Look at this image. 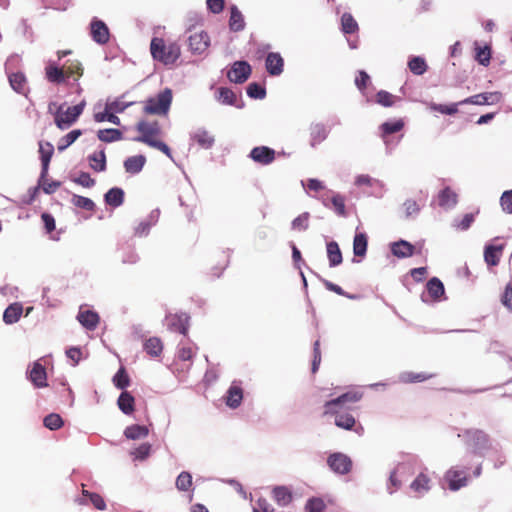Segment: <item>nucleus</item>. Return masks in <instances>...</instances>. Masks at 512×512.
<instances>
[{
	"mask_svg": "<svg viewBox=\"0 0 512 512\" xmlns=\"http://www.w3.org/2000/svg\"><path fill=\"white\" fill-rule=\"evenodd\" d=\"M361 399L358 392H347L341 396L327 401L324 405V415H334L335 425L345 430H351L356 420L353 415L347 413L346 410L351 409V404H355Z\"/></svg>",
	"mask_w": 512,
	"mask_h": 512,
	"instance_id": "nucleus-1",
	"label": "nucleus"
},
{
	"mask_svg": "<svg viewBox=\"0 0 512 512\" xmlns=\"http://www.w3.org/2000/svg\"><path fill=\"white\" fill-rule=\"evenodd\" d=\"M136 130L140 135L134 138L135 141L155 148L163 152L169 158H172L170 148L160 139L162 129L158 121L141 120L137 123Z\"/></svg>",
	"mask_w": 512,
	"mask_h": 512,
	"instance_id": "nucleus-2",
	"label": "nucleus"
},
{
	"mask_svg": "<svg viewBox=\"0 0 512 512\" xmlns=\"http://www.w3.org/2000/svg\"><path fill=\"white\" fill-rule=\"evenodd\" d=\"M85 107V102L69 106L64 109V105H57L56 103H50L48 110L54 116V122L56 126L61 129H68L74 124L79 116L82 114Z\"/></svg>",
	"mask_w": 512,
	"mask_h": 512,
	"instance_id": "nucleus-3",
	"label": "nucleus"
},
{
	"mask_svg": "<svg viewBox=\"0 0 512 512\" xmlns=\"http://www.w3.org/2000/svg\"><path fill=\"white\" fill-rule=\"evenodd\" d=\"M152 57L165 65L175 63L181 54L179 44L176 42L166 43L164 39L154 37L150 44Z\"/></svg>",
	"mask_w": 512,
	"mask_h": 512,
	"instance_id": "nucleus-4",
	"label": "nucleus"
},
{
	"mask_svg": "<svg viewBox=\"0 0 512 512\" xmlns=\"http://www.w3.org/2000/svg\"><path fill=\"white\" fill-rule=\"evenodd\" d=\"M172 99V90L165 88L144 102L143 112L148 115L166 116L170 110Z\"/></svg>",
	"mask_w": 512,
	"mask_h": 512,
	"instance_id": "nucleus-5",
	"label": "nucleus"
},
{
	"mask_svg": "<svg viewBox=\"0 0 512 512\" xmlns=\"http://www.w3.org/2000/svg\"><path fill=\"white\" fill-rule=\"evenodd\" d=\"M190 51L194 54L204 53L210 46V37L207 32L195 31L188 38Z\"/></svg>",
	"mask_w": 512,
	"mask_h": 512,
	"instance_id": "nucleus-6",
	"label": "nucleus"
},
{
	"mask_svg": "<svg viewBox=\"0 0 512 512\" xmlns=\"http://www.w3.org/2000/svg\"><path fill=\"white\" fill-rule=\"evenodd\" d=\"M327 463L329 467L338 474H347L350 472L352 468V461L351 459L342 453H333L331 454L328 459Z\"/></svg>",
	"mask_w": 512,
	"mask_h": 512,
	"instance_id": "nucleus-7",
	"label": "nucleus"
},
{
	"mask_svg": "<svg viewBox=\"0 0 512 512\" xmlns=\"http://www.w3.org/2000/svg\"><path fill=\"white\" fill-rule=\"evenodd\" d=\"M251 74V66L246 61H236L227 73V77L234 83L245 82Z\"/></svg>",
	"mask_w": 512,
	"mask_h": 512,
	"instance_id": "nucleus-8",
	"label": "nucleus"
},
{
	"mask_svg": "<svg viewBox=\"0 0 512 512\" xmlns=\"http://www.w3.org/2000/svg\"><path fill=\"white\" fill-rule=\"evenodd\" d=\"M90 34L92 39L98 44H106L110 39V32L107 25L98 19L92 20L90 24Z\"/></svg>",
	"mask_w": 512,
	"mask_h": 512,
	"instance_id": "nucleus-9",
	"label": "nucleus"
},
{
	"mask_svg": "<svg viewBox=\"0 0 512 512\" xmlns=\"http://www.w3.org/2000/svg\"><path fill=\"white\" fill-rule=\"evenodd\" d=\"M275 151L267 146L254 147L250 152V157L257 163L268 165L275 160Z\"/></svg>",
	"mask_w": 512,
	"mask_h": 512,
	"instance_id": "nucleus-10",
	"label": "nucleus"
},
{
	"mask_svg": "<svg viewBox=\"0 0 512 512\" xmlns=\"http://www.w3.org/2000/svg\"><path fill=\"white\" fill-rule=\"evenodd\" d=\"M28 378L36 388H43L48 386L46 369L39 362L33 363V366L29 371Z\"/></svg>",
	"mask_w": 512,
	"mask_h": 512,
	"instance_id": "nucleus-11",
	"label": "nucleus"
},
{
	"mask_svg": "<svg viewBox=\"0 0 512 512\" xmlns=\"http://www.w3.org/2000/svg\"><path fill=\"white\" fill-rule=\"evenodd\" d=\"M448 481L449 489L452 491L459 490L467 485L468 478L464 471L457 469H450L445 475Z\"/></svg>",
	"mask_w": 512,
	"mask_h": 512,
	"instance_id": "nucleus-12",
	"label": "nucleus"
},
{
	"mask_svg": "<svg viewBox=\"0 0 512 512\" xmlns=\"http://www.w3.org/2000/svg\"><path fill=\"white\" fill-rule=\"evenodd\" d=\"M500 99V94L497 92H485L477 95L470 96L460 104H474V105H486V104H494L498 102Z\"/></svg>",
	"mask_w": 512,
	"mask_h": 512,
	"instance_id": "nucleus-13",
	"label": "nucleus"
},
{
	"mask_svg": "<svg viewBox=\"0 0 512 512\" xmlns=\"http://www.w3.org/2000/svg\"><path fill=\"white\" fill-rule=\"evenodd\" d=\"M267 72L272 76H278L283 72L284 60L279 53L270 52L265 61Z\"/></svg>",
	"mask_w": 512,
	"mask_h": 512,
	"instance_id": "nucleus-14",
	"label": "nucleus"
},
{
	"mask_svg": "<svg viewBox=\"0 0 512 512\" xmlns=\"http://www.w3.org/2000/svg\"><path fill=\"white\" fill-rule=\"evenodd\" d=\"M168 326L170 330L186 335L188 333L189 317L186 314L171 315L168 317Z\"/></svg>",
	"mask_w": 512,
	"mask_h": 512,
	"instance_id": "nucleus-15",
	"label": "nucleus"
},
{
	"mask_svg": "<svg viewBox=\"0 0 512 512\" xmlns=\"http://www.w3.org/2000/svg\"><path fill=\"white\" fill-rule=\"evenodd\" d=\"M273 500L281 507L288 506L293 500V494L287 486H275L272 490Z\"/></svg>",
	"mask_w": 512,
	"mask_h": 512,
	"instance_id": "nucleus-16",
	"label": "nucleus"
},
{
	"mask_svg": "<svg viewBox=\"0 0 512 512\" xmlns=\"http://www.w3.org/2000/svg\"><path fill=\"white\" fill-rule=\"evenodd\" d=\"M77 319L83 327L91 331L97 328L100 321L98 313L92 310H80Z\"/></svg>",
	"mask_w": 512,
	"mask_h": 512,
	"instance_id": "nucleus-17",
	"label": "nucleus"
},
{
	"mask_svg": "<svg viewBox=\"0 0 512 512\" xmlns=\"http://www.w3.org/2000/svg\"><path fill=\"white\" fill-rule=\"evenodd\" d=\"M45 77L53 84L64 83L67 79L63 66L59 67L56 64H49L45 67Z\"/></svg>",
	"mask_w": 512,
	"mask_h": 512,
	"instance_id": "nucleus-18",
	"label": "nucleus"
},
{
	"mask_svg": "<svg viewBox=\"0 0 512 512\" xmlns=\"http://www.w3.org/2000/svg\"><path fill=\"white\" fill-rule=\"evenodd\" d=\"M54 152L53 145L49 142H40L39 143V153L42 162V172L41 177H45L48 173L49 163L52 158Z\"/></svg>",
	"mask_w": 512,
	"mask_h": 512,
	"instance_id": "nucleus-19",
	"label": "nucleus"
},
{
	"mask_svg": "<svg viewBox=\"0 0 512 512\" xmlns=\"http://www.w3.org/2000/svg\"><path fill=\"white\" fill-rule=\"evenodd\" d=\"M145 164L146 157L144 155H135L128 157L124 161V168L129 174H138L142 171Z\"/></svg>",
	"mask_w": 512,
	"mask_h": 512,
	"instance_id": "nucleus-20",
	"label": "nucleus"
},
{
	"mask_svg": "<svg viewBox=\"0 0 512 512\" xmlns=\"http://www.w3.org/2000/svg\"><path fill=\"white\" fill-rule=\"evenodd\" d=\"M414 250L415 247L405 240L394 242L391 245L392 254L398 258L411 257L414 254Z\"/></svg>",
	"mask_w": 512,
	"mask_h": 512,
	"instance_id": "nucleus-21",
	"label": "nucleus"
},
{
	"mask_svg": "<svg viewBox=\"0 0 512 512\" xmlns=\"http://www.w3.org/2000/svg\"><path fill=\"white\" fill-rule=\"evenodd\" d=\"M504 249L503 245H487L484 250V260L489 266H496Z\"/></svg>",
	"mask_w": 512,
	"mask_h": 512,
	"instance_id": "nucleus-22",
	"label": "nucleus"
},
{
	"mask_svg": "<svg viewBox=\"0 0 512 512\" xmlns=\"http://www.w3.org/2000/svg\"><path fill=\"white\" fill-rule=\"evenodd\" d=\"M63 68L65 69L67 79L73 78L75 81L82 77L84 72L81 62L77 59L67 60Z\"/></svg>",
	"mask_w": 512,
	"mask_h": 512,
	"instance_id": "nucleus-23",
	"label": "nucleus"
},
{
	"mask_svg": "<svg viewBox=\"0 0 512 512\" xmlns=\"http://www.w3.org/2000/svg\"><path fill=\"white\" fill-rule=\"evenodd\" d=\"M427 292L434 301H439L445 293L443 283L437 278H431L426 284Z\"/></svg>",
	"mask_w": 512,
	"mask_h": 512,
	"instance_id": "nucleus-24",
	"label": "nucleus"
},
{
	"mask_svg": "<svg viewBox=\"0 0 512 512\" xmlns=\"http://www.w3.org/2000/svg\"><path fill=\"white\" fill-rule=\"evenodd\" d=\"M9 83L14 91L20 94H26L28 91L27 79L21 72L11 73L9 75Z\"/></svg>",
	"mask_w": 512,
	"mask_h": 512,
	"instance_id": "nucleus-25",
	"label": "nucleus"
},
{
	"mask_svg": "<svg viewBox=\"0 0 512 512\" xmlns=\"http://www.w3.org/2000/svg\"><path fill=\"white\" fill-rule=\"evenodd\" d=\"M438 200L441 207L451 208L457 204L458 196L450 187H445L440 191Z\"/></svg>",
	"mask_w": 512,
	"mask_h": 512,
	"instance_id": "nucleus-26",
	"label": "nucleus"
},
{
	"mask_svg": "<svg viewBox=\"0 0 512 512\" xmlns=\"http://www.w3.org/2000/svg\"><path fill=\"white\" fill-rule=\"evenodd\" d=\"M119 409L126 415H130L135 410V399L127 391H123L117 401Z\"/></svg>",
	"mask_w": 512,
	"mask_h": 512,
	"instance_id": "nucleus-27",
	"label": "nucleus"
},
{
	"mask_svg": "<svg viewBox=\"0 0 512 512\" xmlns=\"http://www.w3.org/2000/svg\"><path fill=\"white\" fill-rule=\"evenodd\" d=\"M243 399L242 388L236 385H232L226 395V405L230 408H237L240 406Z\"/></svg>",
	"mask_w": 512,
	"mask_h": 512,
	"instance_id": "nucleus-28",
	"label": "nucleus"
},
{
	"mask_svg": "<svg viewBox=\"0 0 512 512\" xmlns=\"http://www.w3.org/2000/svg\"><path fill=\"white\" fill-rule=\"evenodd\" d=\"M144 351L151 357H158L162 354L163 343L158 337L147 339L143 345Z\"/></svg>",
	"mask_w": 512,
	"mask_h": 512,
	"instance_id": "nucleus-29",
	"label": "nucleus"
},
{
	"mask_svg": "<svg viewBox=\"0 0 512 512\" xmlns=\"http://www.w3.org/2000/svg\"><path fill=\"white\" fill-rule=\"evenodd\" d=\"M23 312L22 305L13 303L9 305L3 314V320L6 324H13L19 320Z\"/></svg>",
	"mask_w": 512,
	"mask_h": 512,
	"instance_id": "nucleus-30",
	"label": "nucleus"
},
{
	"mask_svg": "<svg viewBox=\"0 0 512 512\" xmlns=\"http://www.w3.org/2000/svg\"><path fill=\"white\" fill-rule=\"evenodd\" d=\"M327 256L331 267L338 266L342 263V253L339 245L335 241L327 243Z\"/></svg>",
	"mask_w": 512,
	"mask_h": 512,
	"instance_id": "nucleus-31",
	"label": "nucleus"
},
{
	"mask_svg": "<svg viewBox=\"0 0 512 512\" xmlns=\"http://www.w3.org/2000/svg\"><path fill=\"white\" fill-rule=\"evenodd\" d=\"M245 27L244 17L236 6L231 7L229 28L234 32H239Z\"/></svg>",
	"mask_w": 512,
	"mask_h": 512,
	"instance_id": "nucleus-32",
	"label": "nucleus"
},
{
	"mask_svg": "<svg viewBox=\"0 0 512 512\" xmlns=\"http://www.w3.org/2000/svg\"><path fill=\"white\" fill-rule=\"evenodd\" d=\"M88 160L90 162V167L95 172H103L106 170V154L104 150L94 152L89 155Z\"/></svg>",
	"mask_w": 512,
	"mask_h": 512,
	"instance_id": "nucleus-33",
	"label": "nucleus"
},
{
	"mask_svg": "<svg viewBox=\"0 0 512 512\" xmlns=\"http://www.w3.org/2000/svg\"><path fill=\"white\" fill-rule=\"evenodd\" d=\"M368 237L365 233H357L353 240V253L355 256L364 257L367 252Z\"/></svg>",
	"mask_w": 512,
	"mask_h": 512,
	"instance_id": "nucleus-34",
	"label": "nucleus"
},
{
	"mask_svg": "<svg viewBox=\"0 0 512 512\" xmlns=\"http://www.w3.org/2000/svg\"><path fill=\"white\" fill-rule=\"evenodd\" d=\"M404 125H405V123L402 119H398L393 122H384L380 126L382 139L384 141H386V137L388 135H391V134L401 131L404 128Z\"/></svg>",
	"mask_w": 512,
	"mask_h": 512,
	"instance_id": "nucleus-35",
	"label": "nucleus"
},
{
	"mask_svg": "<svg viewBox=\"0 0 512 512\" xmlns=\"http://www.w3.org/2000/svg\"><path fill=\"white\" fill-rule=\"evenodd\" d=\"M124 201V192L121 188H111L106 194H105V202L106 204L112 206V207H118L120 206Z\"/></svg>",
	"mask_w": 512,
	"mask_h": 512,
	"instance_id": "nucleus-36",
	"label": "nucleus"
},
{
	"mask_svg": "<svg viewBox=\"0 0 512 512\" xmlns=\"http://www.w3.org/2000/svg\"><path fill=\"white\" fill-rule=\"evenodd\" d=\"M148 433L149 430L146 426L137 424L126 427L124 431V435L126 436V438L132 440L145 438L148 435Z\"/></svg>",
	"mask_w": 512,
	"mask_h": 512,
	"instance_id": "nucleus-37",
	"label": "nucleus"
},
{
	"mask_svg": "<svg viewBox=\"0 0 512 512\" xmlns=\"http://www.w3.org/2000/svg\"><path fill=\"white\" fill-rule=\"evenodd\" d=\"M97 137L102 142L110 143L121 140L123 138V134L118 129L109 128L99 130Z\"/></svg>",
	"mask_w": 512,
	"mask_h": 512,
	"instance_id": "nucleus-38",
	"label": "nucleus"
},
{
	"mask_svg": "<svg viewBox=\"0 0 512 512\" xmlns=\"http://www.w3.org/2000/svg\"><path fill=\"white\" fill-rule=\"evenodd\" d=\"M408 68L414 75H423L428 66L423 57L413 56L408 61Z\"/></svg>",
	"mask_w": 512,
	"mask_h": 512,
	"instance_id": "nucleus-39",
	"label": "nucleus"
},
{
	"mask_svg": "<svg viewBox=\"0 0 512 512\" xmlns=\"http://www.w3.org/2000/svg\"><path fill=\"white\" fill-rule=\"evenodd\" d=\"M192 138L201 148L204 149H209L214 144V137L206 130H199Z\"/></svg>",
	"mask_w": 512,
	"mask_h": 512,
	"instance_id": "nucleus-40",
	"label": "nucleus"
},
{
	"mask_svg": "<svg viewBox=\"0 0 512 512\" xmlns=\"http://www.w3.org/2000/svg\"><path fill=\"white\" fill-rule=\"evenodd\" d=\"M341 29L345 34H353L358 31V24L350 13L345 12L341 16Z\"/></svg>",
	"mask_w": 512,
	"mask_h": 512,
	"instance_id": "nucleus-41",
	"label": "nucleus"
},
{
	"mask_svg": "<svg viewBox=\"0 0 512 512\" xmlns=\"http://www.w3.org/2000/svg\"><path fill=\"white\" fill-rule=\"evenodd\" d=\"M429 483V477L424 473H420L411 483V489L419 494H422L430 489Z\"/></svg>",
	"mask_w": 512,
	"mask_h": 512,
	"instance_id": "nucleus-42",
	"label": "nucleus"
},
{
	"mask_svg": "<svg viewBox=\"0 0 512 512\" xmlns=\"http://www.w3.org/2000/svg\"><path fill=\"white\" fill-rule=\"evenodd\" d=\"M310 137H311L310 144L312 147L323 142L327 137V133H326L324 126L319 125V124L312 126L310 128Z\"/></svg>",
	"mask_w": 512,
	"mask_h": 512,
	"instance_id": "nucleus-43",
	"label": "nucleus"
},
{
	"mask_svg": "<svg viewBox=\"0 0 512 512\" xmlns=\"http://www.w3.org/2000/svg\"><path fill=\"white\" fill-rule=\"evenodd\" d=\"M82 135V131L79 129H75L70 131L68 134L63 136L58 143V150L60 152L67 149L70 145H72L80 136Z\"/></svg>",
	"mask_w": 512,
	"mask_h": 512,
	"instance_id": "nucleus-44",
	"label": "nucleus"
},
{
	"mask_svg": "<svg viewBox=\"0 0 512 512\" xmlns=\"http://www.w3.org/2000/svg\"><path fill=\"white\" fill-rule=\"evenodd\" d=\"M376 102L384 107H391L395 105V103L400 100L399 97L389 93L385 90H380L376 94Z\"/></svg>",
	"mask_w": 512,
	"mask_h": 512,
	"instance_id": "nucleus-45",
	"label": "nucleus"
},
{
	"mask_svg": "<svg viewBox=\"0 0 512 512\" xmlns=\"http://www.w3.org/2000/svg\"><path fill=\"white\" fill-rule=\"evenodd\" d=\"M217 93V99L220 103L225 105H235L237 97L231 89L221 87L218 89Z\"/></svg>",
	"mask_w": 512,
	"mask_h": 512,
	"instance_id": "nucleus-46",
	"label": "nucleus"
},
{
	"mask_svg": "<svg viewBox=\"0 0 512 512\" xmlns=\"http://www.w3.org/2000/svg\"><path fill=\"white\" fill-rule=\"evenodd\" d=\"M113 384L118 389H125L130 385V378L124 367H121L114 375Z\"/></svg>",
	"mask_w": 512,
	"mask_h": 512,
	"instance_id": "nucleus-47",
	"label": "nucleus"
},
{
	"mask_svg": "<svg viewBox=\"0 0 512 512\" xmlns=\"http://www.w3.org/2000/svg\"><path fill=\"white\" fill-rule=\"evenodd\" d=\"M43 424L50 430H58L63 426L64 422L59 414L51 413L44 418Z\"/></svg>",
	"mask_w": 512,
	"mask_h": 512,
	"instance_id": "nucleus-48",
	"label": "nucleus"
},
{
	"mask_svg": "<svg viewBox=\"0 0 512 512\" xmlns=\"http://www.w3.org/2000/svg\"><path fill=\"white\" fill-rule=\"evenodd\" d=\"M475 50H476V55H475L476 61L483 66H488L490 64V59H491L490 47L489 46H484V47L477 46L475 48Z\"/></svg>",
	"mask_w": 512,
	"mask_h": 512,
	"instance_id": "nucleus-49",
	"label": "nucleus"
},
{
	"mask_svg": "<svg viewBox=\"0 0 512 512\" xmlns=\"http://www.w3.org/2000/svg\"><path fill=\"white\" fill-rule=\"evenodd\" d=\"M71 202L74 206L84 209L86 211H94L95 209L94 202L90 198L84 196L73 195Z\"/></svg>",
	"mask_w": 512,
	"mask_h": 512,
	"instance_id": "nucleus-50",
	"label": "nucleus"
},
{
	"mask_svg": "<svg viewBox=\"0 0 512 512\" xmlns=\"http://www.w3.org/2000/svg\"><path fill=\"white\" fill-rule=\"evenodd\" d=\"M195 355V351L192 346H182L177 352V360L182 362H189L186 368H189L192 364V359Z\"/></svg>",
	"mask_w": 512,
	"mask_h": 512,
	"instance_id": "nucleus-51",
	"label": "nucleus"
},
{
	"mask_svg": "<svg viewBox=\"0 0 512 512\" xmlns=\"http://www.w3.org/2000/svg\"><path fill=\"white\" fill-rule=\"evenodd\" d=\"M192 486V476L188 472H181L176 479V487L180 491H188Z\"/></svg>",
	"mask_w": 512,
	"mask_h": 512,
	"instance_id": "nucleus-52",
	"label": "nucleus"
},
{
	"mask_svg": "<svg viewBox=\"0 0 512 512\" xmlns=\"http://www.w3.org/2000/svg\"><path fill=\"white\" fill-rule=\"evenodd\" d=\"M309 218L310 214L308 212L300 214L292 221V229L297 231L307 230L309 227Z\"/></svg>",
	"mask_w": 512,
	"mask_h": 512,
	"instance_id": "nucleus-53",
	"label": "nucleus"
},
{
	"mask_svg": "<svg viewBox=\"0 0 512 512\" xmlns=\"http://www.w3.org/2000/svg\"><path fill=\"white\" fill-rule=\"evenodd\" d=\"M332 207L339 216H346L345 198L340 194L331 197Z\"/></svg>",
	"mask_w": 512,
	"mask_h": 512,
	"instance_id": "nucleus-54",
	"label": "nucleus"
},
{
	"mask_svg": "<svg viewBox=\"0 0 512 512\" xmlns=\"http://www.w3.org/2000/svg\"><path fill=\"white\" fill-rule=\"evenodd\" d=\"M458 105H460V102L459 103H453V104H450V105H443V104L432 103L430 105V108L432 110L437 111V112L442 113V114L453 115V114H456L458 112Z\"/></svg>",
	"mask_w": 512,
	"mask_h": 512,
	"instance_id": "nucleus-55",
	"label": "nucleus"
},
{
	"mask_svg": "<svg viewBox=\"0 0 512 512\" xmlns=\"http://www.w3.org/2000/svg\"><path fill=\"white\" fill-rule=\"evenodd\" d=\"M83 495L89 497L91 503L93 506L98 510H104L106 508V503L103 499V497L100 494L97 493H91L87 490L83 489Z\"/></svg>",
	"mask_w": 512,
	"mask_h": 512,
	"instance_id": "nucleus-56",
	"label": "nucleus"
},
{
	"mask_svg": "<svg viewBox=\"0 0 512 512\" xmlns=\"http://www.w3.org/2000/svg\"><path fill=\"white\" fill-rule=\"evenodd\" d=\"M247 94L249 97L254 99H262L266 95L264 87L257 83H250L247 87Z\"/></svg>",
	"mask_w": 512,
	"mask_h": 512,
	"instance_id": "nucleus-57",
	"label": "nucleus"
},
{
	"mask_svg": "<svg viewBox=\"0 0 512 512\" xmlns=\"http://www.w3.org/2000/svg\"><path fill=\"white\" fill-rule=\"evenodd\" d=\"M307 512H324L326 504L321 498H311L305 506Z\"/></svg>",
	"mask_w": 512,
	"mask_h": 512,
	"instance_id": "nucleus-58",
	"label": "nucleus"
},
{
	"mask_svg": "<svg viewBox=\"0 0 512 512\" xmlns=\"http://www.w3.org/2000/svg\"><path fill=\"white\" fill-rule=\"evenodd\" d=\"M95 120L97 122H103L108 121L110 123H113L115 125H120V119L118 116H116L112 111L106 110L103 113H97L95 114Z\"/></svg>",
	"mask_w": 512,
	"mask_h": 512,
	"instance_id": "nucleus-59",
	"label": "nucleus"
},
{
	"mask_svg": "<svg viewBox=\"0 0 512 512\" xmlns=\"http://www.w3.org/2000/svg\"><path fill=\"white\" fill-rule=\"evenodd\" d=\"M500 205L504 212L512 214V190L503 192L500 197Z\"/></svg>",
	"mask_w": 512,
	"mask_h": 512,
	"instance_id": "nucleus-60",
	"label": "nucleus"
},
{
	"mask_svg": "<svg viewBox=\"0 0 512 512\" xmlns=\"http://www.w3.org/2000/svg\"><path fill=\"white\" fill-rule=\"evenodd\" d=\"M150 451L151 445L149 443H143L132 452V455L135 459L145 460L149 456Z\"/></svg>",
	"mask_w": 512,
	"mask_h": 512,
	"instance_id": "nucleus-61",
	"label": "nucleus"
},
{
	"mask_svg": "<svg viewBox=\"0 0 512 512\" xmlns=\"http://www.w3.org/2000/svg\"><path fill=\"white\" fill-rule=\"evenodd\" d=\"M321 363L320 341L316 340L313 346L312 373H316Z\"/></svg>",
	"mask_w": 512,
	"mask_h": 512,
	"instance_id": "nucleus-62",
	"label": "nucleus"
},
{
	"mask_svg": "<svg viewBox=\"0 0 512 512\" xmlns=\"http://www.w3.org/2000/svg\"><path fill=\"white\" fill-rule=\"evenodd\" d=\"M74 181L86 188H90L95 185V180L86 172H81Z\"/></svg>",
	"mask_w": 512,
	"mask_h": 512,
	"instance_id": "nucleus-63",
	"label": "nucleus"
},
{
	"mask_svg": "<svg viewBox=\"0 0 512 512\" xmlns=\"http://www.w3.org/2000/svg\"><path fill=\"white\" fill-rule=\"evenodd\" d=\"M501 301L505 307H507L510 311H512V284L511 283H509L505 287Z\"/></svg>",
	"mask_w": 512,
	"mask_h": 512,
	"instance_id": "nucleus-64",
	"label": "nucleus"
}]
</instances>
